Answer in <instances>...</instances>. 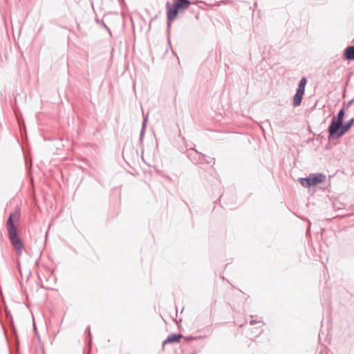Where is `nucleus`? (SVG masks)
Here are the masks:
<instances>
[{
  "instance_id": "4468645a",
  "label": "nucleus",
  "mask_w": 354,
  "mask_h": 354,
  "mask_svg": "<svg viewBox=\"0 0 354 354\" xmlns=\"http://www.w3.org/2000/svg\"><path fill=\"white\" fill-rule=\"evenodd\" d=\"M146 120H147V119L145 118L143 124H142V130H141V132H140V136H142L143 134H144Z\"/></svg>"
},
{
  "instance_id": "6e6552de",
  "label": "nucleus",
  "mask_w": 354,
  "mask_h": 354,
  "mask_svg": "<svg viewBox=\"0 0 354 354\" xmlns=\"http://www.w3.org/2000/svg\"><path fill=\"white\" fill-rule=\"evenodd\" d=\"M12 246H13L14 250L16 252V255L17 257L16 262H17L18 266H19V257L21 255L23 252L25 251L24 245H12Z\"/></svg>"
},
{
  "instance_id": "a211bd4d",
  "label": "nucleus",
  "mask_w": 354,
  "mask_h": 354,
  "mask_svg": "<svg viewBox=\"0 0 354 354\" xmlns=\"http://www.w3.org/2000/svg\"><path fill=\"white\" fill-rule=\"evenodd\" d=\"M319 354H324V351H320Z\"/></svg>"
},
{
  "instance_id": "2eb2a0df",
  "label": "nucleus",
  "mask_w": 354,
  "mask_h": 354,
  "mask_svg": "<svg viewBox=\"0 0 354 354\" xmlns=\"http://www.w3.org/2000/svg\"><path fill=\"white\" fill-rule=\"evenodd\" d=\"M253 317H254V316L251 315V320L250 322V324L251 325H254V324H257L258 322H260V321H257L256 319H254Z\"/></svg>"
},
{
  "instance_id": "dca6fc26",
  "label": "nucleus",
  "mask_w": 354,
  "mask_h": 354,
  "mask_svg": "<svg viewBox=\"0 0 354 354\" xmlns=\"http://www.w3.org/2000/svg\"><path fill=\"white\" fill-rule=\"evenodd\" d=\"M183 338H185V339H186L187 340H189V341H191V340L195 339V337H192V336H189V337H184Z\"/></svg>"
},
{
  "instance_id": "f03ea898",
  "label": "nucleus",
  "mask_w": 354,
  "mask_h": 354,
  "mask_svg": "<svg viewBox=\"0 0 354 354\" xmlns=\"http://www.w3.org/2000/svg\"><path fill=\"white\" fill-rule=\"evenodd\" d=\"M19 215V211L16 209L13 212L10 213L7 221V230L11 243H21L20 239L17 236L16 227L14 225V221L18 220Z\"/></svg>"
},
{
  "instance_id": "9b49d317",
  "label": "nucleus",
  "mask_w": 354,
  "mask_h": 354,
  "mask_svg": "<svg viewBox=\"0 0 354 354\" xmlns=\"http://www.w3.org/2000/svg\"><path fill=\"white\" fill-rule=\"evenodd\" d=\"M306 83H307L306 78L304 77H302L300 80V81H299L297 89H300V90L304 91L305 92V87H306Z\"/></svg>"
},
{
  "instance_id": "7ed1b4c3",
  "label": "nucleus",
  "mask_w": 354,
  "mask_h": 354,
  "mask_svg": "<svg viewBox=\"0 0 354 354\" xmlns=\"http://www.w3.org/2000/svg\"><path fill=\"white\" fill-rule=\"evenodd\" d=\"M326 176L323 174L319 173L310 174L306 178H299V182L303 187H310L324 182Z\"/></svg>"
},
{
  "instance_id": "39448f33",
  "label": "nucleus",
  "mask_w": 354,
  "mask_h": 354,
  "mask_svg": "<svg viewBox=\"0 0 354 354\" xmlns=\"http://www.w3.org/2000/svg\"><path fill=\"white\" fill-rule=\"evenodd\" d=\"M353 119H351L345 123H343L342 122L337 130V133L329 136V137L333 140L338 139L349 130L353 123Z\"/></svg>"
},
{
  "instance_id": "0eeeda50",
  "label": "nucleus",
  "mask_w": 354,
  "mask_h": 354,
  "mask_svg": "<svg viewBox=\"0 0 354 354\" xmlns=\"http://www.w3.org/2000/svg\"><path fill=\"white\" fill-rule=\"evenodd\" d=\"M304 94V91H301L300 89H297L296 93L293 98V102H292V104L294 106H298L301 104Z\"/></svg>"
},
{
  "instance_id": "f257e3e1",
  "label": "nucleus",
  "mask_w": 354,
  "mask_h": 354,
  "mask_svg": "<svg viewBox=\"0 0 354 354\" xmlns=\"http://www.w3.org/2000/svg\"><path fill=\"white\" fill-rule=\"evenodd\" d=\"M190 4L191 2L189 0H176L171 6L169 3H167V26H169L171 22L176 19L180 9H186Z\"/></svg>"
},
{
  "instance_id": "1a4fd4ad",
  "label": "nucleus",
  "mask_w": 354,
  "mask_h": 354,
  "mask_svg": "<svg viewBox=\"0 0 354 354\" xmlns=\"http://www.w3.org/2000/svg\"><path fill=\"white\" fill-rule=\"evenodd\" d=\"M194 156H198V158H199V159H198V160H195V158H194V159H192V161H193L195 164H197V163H201V162H202V160H203V159H204V156H203V155H202V154H199V153L197 152V151L192 149V150H191V151H189V156L191 158V157Z\"/></svg>"
},
{
  "instance_id": "423d86ee",
  "label": "nucleus",
  "mask_w": 354,
  "mask_h": 354,
  "mask_svg": "<svg viewBox=\"0 0 354 354\" xmlns=\"http://www.w3.org/2000/svg\"><path fill=\"white\" fill-rule=\"evenodd\" d=\"M183 337L184 336L182 334H171L163 341L162 346L164 347L167 344L178 343Z\"/></svg>"
},
{
  "instance_id": "ddd939ff",
  "label": "nucleus",
  "mask_w": 354,
  "mask_h": 354,
  "mask_svg": "<svg viewBox=\"0 0 354 354\" xmlns=\"http://www.w3.org/2000/svg\"><path fill=\"white\" fill-rule=\"evenodd\" d=\"M86 331H88V337L89 344H91L90 326H87Z\"/></svg>"
},
{
  "instance_id": "20e7f679",
  "label": "nucleus",
  "mask_w": 354,
  "mask_h": 354,
  "mask_svg": "<svg viewBox=\"0 0 354 354\" xmlns=\"http://www.w3.org/2000/svg\"><path fill=\"white\" fill-rule=\"evenodd\" d=\"M344 116V109H342L338 112L336 117H334L331 121L330 124L328 127V133L329 136L334 135L337 133V130L341 125L342 122H343Z\"/></svg>"
},
{
  "instance_id": "f3484780",
  "label": "nucleus",
  "mask_w": 354,
  "mask_h": 354,
  "mask_svg": "<svg viewBox=\"0 0 354 354\" xmlns=\"http://www.w3.org/2000/svg\"><path fill=\"white\" fill-rule=\"evenodd\" d=\"M324 245V249L326 250L328 248V245L327 244H325V245Z\"/></svg>"
},
{
  "instance_id": "9d476101",
  "label": "nucleus",
  "mask_w": 354,
  "mask_h": 354,
  "mask_svg": "<svg viewBox=\"0 0 354 354\" xmlns=\"http://www.w3.org/2000/svg\"><path fill=\"white\" fill-rule=\"evenodd\" d=\"M345 56L349 60L354 59V45L348 46L345 49Z\"/></svg>"
},
{
  "instance_id": "f8f14e48",
  "label": "nucleus",
  "mask_w": 354,
  "mask_h": 354,
  "mask_svg": "<svg viewBox=\"0 0 354 354\" xmlns=\"http://www.w3.org/2000/svg\"><path fill=\"white\" fill-rule=\"evenodd\" d=\"M314 250L316 252L317 250H319L321 252L323 249L322 248V245L317 244L315 245V247H313Z\"/></svg>"
},
{
  "instance_id": "6ab92c4d",
  "label": "nucleus",
  "mask_w": 354,
  "mask_h": 354,
  "mask_svg": "<svg viewBox=\"0 0 354 354\" xmlns=\"http://www.w3.org/2000/svg\"><path fill=\"white\" fill-rule=\"evenodd\" d=\"M319 257H320L321 259H322V258H323V257H322V254H319Z\"/></svg>"
}]
</instances>
